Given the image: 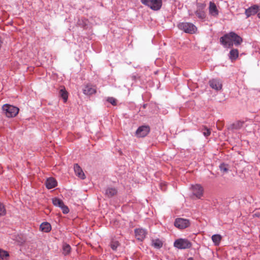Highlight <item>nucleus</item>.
I'll use <instances>...</instances> for the list:
<instances>
[{
    "mask_svg": "<svg viewBox=\"0 0 260 260\" xmlns=\"http://www.w3.org/2000/svg\"><path fill=\"white\" fill-rule=\"evenodd\" d=\"M190 225V221L189 219L180 217V229H185Z\"/></svg>",
    "mask_w": 260,
    "mask_h": 260,
    "instance_id": "nucleus-16",
    "label": "nucleus"
},
{
    "mask_svg": "<svg viewBox=\"0 0 260 260\" xmlns=\"http://www.w3.org/2000/svg\"><path fill=\"white\" fill-rule=\"evenodd\" d=\"M201 131L203 133V135L205 136V137H208L209 136L210 134H211V131L210 130V129L208 128L206 126H204L202 129H201Z\"/></svg>",
    "mask_w": 260,
    "mask_h": 260,
    "instance_id": "nucleus-29",
    "label": "nucleus"
},
{
    "mask_svg": "<svg viewBox=\"0 0 260 260\" xmlns=\"http://www.w3.org/2000/svg\"><path fill=\"white\" fill-rule=\"evenodd\" d=\"M210 86L213 89L217 91L220 90L222 89V83L217 79H212L209 82Z\"/></svg>",
    "mask_w": 260,
    "mask_h": 260,
    "instance_id": "nucleus-8",
    "label": "nucleus"
},
{
    "mask_svg": "<svg viewBox=\"0 0 260 260\" xmlns=\"http://www.w3.org/2000/svg\"><path fill=\"white\" fill-rule=\"evenodd\" d=\"M59 95L63 100L64 103H66L67 101L68 98V93L64 88L61 89L59 90Z\"/></svg>",
    "mask_w": 260,
    "mask_h": 260,
    "instance_id": "nucleus-23",
    "label": "nucleus"
},
{
    "mask_svg": "<svg viewBox=\"0 0 260 260\" xmlns=\"http://www.w3.org/2000/svg\"><path fill=\"white\" fill-rule=\"evenodd\" d=\"M135 236L137 240L143 241L146 237L147 232L143 229H137L135 230Z\"/></svg>",
    "mask_w": 260,
    "mask_h": 260,
    "instance_id": "nucleus-9",
    "label": "nucleus"
},
{
    "mask_svg": "<svg viewBox=\"0 0 260 260\" xmlns=\"http://www.w3.org/2000/svg\"><path fill=\"white\" fill-rule=\"evenodd\" d=\"M174 225L176 228H179V222H178V218L176 219L175 221L174 222Z\"/></svg>",
    "mask_w": 260,
    "mask_h": 260,
    "instance_id": "nucleus-36",
    "label": "nucleus"
},
{
    "mask_svg": "<svg viewBox=\"0 0 260 260\" xmlns=\"http://www.w3.org/2000/svg\"><path fill=\"white\" fill-rule=\"evenodd\" d=\"M221 236L220 235H214L212 236V240L215 245H218L221 240Z\"/></svg>",
    "mask_w": 260,
    "mask_h": 260,
    "instance_id": "nucleus-24",
    "label": "nucleus"
},
{
    "mask_svg": "<svg viewBox=\"0 0 260 260\" xmlns=\"http://www.w3.org/2000/svg\"><path fill=\"white\" fill-rule=\"evenodd\" d=\"M187 260H193V259L192 257H190V258H188Z\"/></svg>",
    "mask_w": 260,
    "mask_h": 260,
    "instance_id": "nucleus-38",
    "label": "nucleus"
},
{
    "mask_svg": "<svg viewBox=\"0 0 260 260\" xmlns=\"http://www.w3.org/2000/svg\"><path fill=\"white\" fill-rule=\"evenodd\" d=\"M119 246V243L116 241H112L110 243V247L113 250H116Z\"/></svg>",
    "mask_w": 260,
    "mask_h": 260,
    "instance_id": "nucleus-31",
    "label": "nucleus"
},
{
    "mask_svg": "<svg viewBox=\"0 0 260 260\" xmlns=\"http://www.w3.org/2000/svg\"><path fill=\"white\" fill-rule=\"evenodd\" d=\"M60 208L61 209L62 212L64 214H67L69 213V209L67 206L64 205V204Z\"/></svg>",
    "mask_w": 260,
    "mask_h": 260,
    "instance_id": "nucleus-33",
    "label": "nucleus"
},
{
    "mask_svg": "<svg viewBox=\"0 0 260 260\" xmlns=\"http://www.w3.org/2000/svg\"><path fill=\"white\" fill-rule=\"evenodd\" d=\"M174 246L179 248V239H177L174 242Z\"/></svg>",
    "mask_w": 260,
    "mask_h": 260,
    "instance_id": "nucleus-35",
    "label": "nucleus"
},
{
    "mask_svg": "<svg viewBox=\"0 0 260 260\" xmlns=\"http://www.w3.org/2000/svg\"><path fill=\"white\" fill-rule=\"evenodd\" d=\"M3 110L5 115L8 118L15 117L19 111L17 107L8 104L4 105Z\"/></svg>",
    "mask_w": 260,
    "mask_h": 260,
    "instance_id": "nucleus-1",
    "label": "nucleus"
},
{
    "mask_svg": "<svg viewBox=\"0 0 260 260\" xmlns=\"http://www.w3.org/2000/svg\"><path fill=\"white\" fill-rule=\"evenodd\" d=\"M259 6L257 5H253L245 10V14L247 18L256 14L259 11Z\"/></svg>",
    "mask_w": 260,
    "mask_h": 260,
    "instance_id": "nucleus-10",
    "label": "nucleus"
},
{
    "mask_svg": "<svg viewBox=\"0 0 260 260\" xmlns=\"http://www.w3.org/2000/svg\"><path fill=\"white\" fill-rule=\"evenodd\" d=\"M52 203L54 206L59 207H60L64 204L61 200L56 198L52 199Z\"/></svg>",
    "mask_w": 260,
    "mask_h": 260,
    "instance_id": "nucleus-27",
    "label": "nucleus"
},
{
    "mask_svg": "<svg viewBox=\"0 0 260 260\" xmlns=\"http://www.w3.org/2000/svg\"><path fill=\"white\" fill-rule=\"evenodd\" d=\"M107 101L109 103H111L113 106L116 105V103H117L116 100L113 97L108 98L107 99Z\"/></svg>",
    "mask_w": 260,
    "mask_h": 260,
    "instance_id": "nucleus-32",
    "label": "nucleus"
},
{
    "mask_svg": "<svg viewBox=\"0 0 260 260\" xmlns=\"http://www.w3.org/2000/svg\"><path fill=\"white\" fill-rule=\"evenodd\" d=\"M83 92L85 95H90L96 92V89L92 85L87 84L83 88Z\"/></svg>",
    "mask_w": 260,
    "mask_h": 260,
    "instance_id": "nucleus-12",
    "label": "nucleus"
},
{
    "mask_svg": "<svg viewBox=\"0 0 260 260\" xmlns=\"http://www.w3.org/2000/svg\"><path fill=\"white\" fill-rule=\"evenodd\" d=\"M239 56V51L237 49H232L229 53V58L230 59L233 61L235 60Z\"/></svg>",
    "mask_w": 260,
    "mask_h": 260,
    "instance_id": "nucleus-18",
    "label": "nucleus"
},
{
    "mask_svg": "<svg viewBox=\"0 0 260 260\" xmlns=\"http://www.w3.org/2000/svg\"><path fill=\"white\" fill-rule=\"evenodd\" d=\"M206 5L202 3L197 4V10L195 13L198 17L201 19L204 20L206 17V14L204 11Z\"/></svg>",
    "mask_w": 260,
    "mask_h": 260,
    "instance_id": "nucleus-5",
    "label": "nucleus"
},
{
    "mask_svg": "<svg viewBox=\"0 0 260 260\" xmlns=\"http://www.w3.org/2000/svg\"><path fill=\"white\" fill-rule=\"evenodd\" d=\"M230 35H231V32L224 35L220 39V43L223 46L228 48H232L233 46L232 38Z\"/></svg>",
    "mask_w": 260,
    "mask_h": 260,
    "instance_id": "nucleus-4",
    "label": "nucleus"
},
{
    "mask_svg": "<svg viewBox=\"0 0 260 260\" xmlns=\"http://www.w3.org/2000/svg\"><path fill=\"white\" fill-rule=\"evenodd\" d=\"M75 173L76 175L82 179H84L85 177L81 167L77 164H75L74 167Z\"/></svg>",
    "mask_w": 260,
    "mask_h": 260,
    "instance_id": "nucleus-14",
    "label": "nucleus"
},
{
    "mask_svg": "<svg viewBox=\"0 0 260 260\" xmlns=\"http://www.w3.org/2000/svg\"><path fill=\"white\" fill-rule=\"evenodd\" d=\"M40 229L44 232H49L51 229V226L48 222H43L40 225Z\"/></svg>",
    "mask_w": 260,
    "mask_h": 260,
    "instance_id": "nucleus-20",
    "label": "nucleus"
},
{
    "mask_svg": "<svg viewBox=\"0 0 260 260\" xmlns=\"http://www.w3.org/2000/svg\"><path fill=\"white\" fill-rule=\"evenodd\" d=\"M57 185V182L53 178H49L46 181V186L48 189H51Z\"/></svg>",
    "mask_w": 260,
    "mask_h": 260,
    "instance_id": "nucleus-15",
    "label": "nucleus"
},
{
    "mask_svg": "<svg viewBox=\"0 0 260 260\" xmlns=\"http://www.w3.org/2000/svg\"><path fill=\"white\" fill-rule=\"evenodd\" d=\"M2 41L1 40H0V48H1V46H2Z\"/></svg>",
    "mask_w": 260,
    "mask_h": 260,
    "instance_id": "nucleus-39",
    "label": "nucleus"
},
{
    "mask_svg": "<svg viewBox=\"0 0 260 260\" xmlns=\"http://www.w3.org/2000/svg\"><path fill=\"white\" fill-rule=\"evenodd\" d=\"M9 256L7 251L0 249V260H7Z\"/></svg>",
    "mask_w": 260,
    "mask_h": 260,
    "instance_id": "nucleus-25",
    "label": "nucleus"
},
{
    "mask_svg": "<svg viewBox=\"0 0 260 260\" xmlns=\"http://www.w3.org/2000/svg\"><path fill=\"white\" fill-rule=\"evenodd\" d=\"M231 34L233 44L234 43L236 46L240 45L243 41L242 38L234 32L231 31Z\"/></svg>",
    "mask_w": 260,
    "mask_h": 260,
    "instance_id": "nucleus-13",
    "label": "nucleus"
},
{
    "mask_svg": "<svg viewBox=\"0 0 260 260\" xmlns=\"http://www.w3.org/2000/svg\"><path fill=\"white\" fill-rule=\"evenodd\" d=\"M71 246L68 244H63L62 246L63 253L64 255L69 254L71 252Z\"/></svg>",
    "mask_w": 260,
    "mask_h": 260,
    "instance_id": "nucleus-26",
    "label": "nucleus"
},
{
    "mask_svg": "<svg viewBox=\"0 0 260 260\" xmlns=\"http://www.w3.org/2000/svg\"><path fill=\"white\" fill-rule=\"evenodd\" d=\"M162 245V242L158 239L152 240V246L155 248H160Z\"/></svg>",
    "mask_w": 260,
    "mask_h": 260,
    "instance_id": "nucleus-21",
    "label": "nucleus"
},
{
    "mask_svg": "<svg viewBox=\"0 0 260 260\" xmlns=\"http://www.w3.org/2000/svg\"><path fill=\"white\" fill-rule=\"evenodd\" d=\"M160 186L162 190L164 191L166 190V187L165 183H161Z\"/></svg>",
    "mask_w": 260,
    "mask_h": 260,
    "instance_id": "nucleus-34",
    "label": "nucleus"
},
{
    "mask_svg": "<svg viewBox=\"0 0 260 260\" xmlns=\"http://www.w3.org/2000/svg\"><path fill=\"white\" fill-rule=\"evenodd\" d=\"M144 5L150 8L154 11H157L160 9L162 5V0H140Z\"/></svg>",
    "mask_w": 260,
    "mask_h": 260,
    "instance_id": "nucleus-2",
    "label": "nucleus"
},
{
    "mask_svg": "<svg viewBox=\"0 0 260 260\" xmlns=\"http://www.w3.org/2000/svg\"><path fill=\"white\" fill-rule=\"evenodd\" d=\"M117 193V190L115 188L109 187L106 190V195L108 198H111L114 196L116 195Z\"/></svg>",
    "mask_w": 260,
    "mask_h": 260,
    "instance_id": "nucleus-19",
    "label": "nucleus"
},
{
    "mask_svg": "<svg viewBox=\"0 0 260 260\" xmlns=\"http://www.w3.org/2000/svg\"><path fill=\"white\" fill-rule=\"evenodd\" d=\"M257 16L259 18H260V12H259L258 14H257Z\"/></svg>",
    "mask_w": 260,
    "mask_h": 260,
    "instance_id": "nucleus-37",
    "label": "nucleus"
},
{
    "mask_svg": "<svg viewBox=\"0 0 260 260\" xmlns=\"http://www.w3.org/2000/svg\"><path fill=\"white\" fill-rule=\"evenodd\" d=\"M244 124V121H237L233 123L231 127L232 129H239L241 128Z\"/></svg>",
    "mask_w": 260,
    "mask_h": 260,
    "instance_id": "nucleus-22",
    "label": "nucleus"
},
{
    "mask_svg": "<svg viewBox=\"0 0 260 260\" xmlns=\"http://www.w3.org/2000/svg\"><path fill=\"white\" fill-rule=\"evenodd\" d=\"M149 132L150 128L148 126H141L138 128L136 134L138 137H144Z\"/></svg>",
    "mask_w": 260,
    "mask_h": 260,
    "instance_id": "nucleus-6",
    "label": "nucleus"
},
{
    "mask_svg": "<svg viewBox=\"0 0 260 260\" xmlns=\"http://www.w3.org/2000/svg\"><path fill=\"white\" fill-rule=\"evenodd\" d=\"M192 246V243L188 239L180 238V249H189Z\"/></svg>",
    "mask_w": 260,
    "mask_h": 260,
    "instance_id": "nucleus-11",
    "label": "nucleus"
},
{
    "mask_svg": "<svg viewBox=\"0 0 260 260\" xmlns=\"http://www.w3.org/2000/svg\"><path fill=\"white\" fill-rule=\"evenodd\" d=\"M180 26L185 32L190 34H194L197 29L196 26L191 23H182Z\"/></svg>",
    "mask_w": 260,
    "mask_h": 260,
    "instance_id": "nucleus-3",
    "label": "nucleus"
},
{
    "mask_svg": "<svg viewBox=\"0 0 260 260\" xmlns=\"http://www.w3.org/2000/svg\"><path fill=\"white\" fill-rule=\"evenodd\" d=\"M6 214V210L4 205L0 202V216H3Z\"/></svg>",
    "mask_w": 260,
    "mask_h": 260,
    "instance_id": "nucleus-30",
    "label": "nucleus"
},
{
    "mask_svg": "<svg viewBox=\"0 0 260 260\" xmlns=\"http://www.w3.org/2000/svg\"><path fill=\"white\" fill-rule=\"evenodd\" d=\"M209 13L213 16L217 15L218 14V11L217 9L216 6L213 2H210Z\"/></svg>",
    "mask_w": 260,
    "mask_h": 260,
    "instance_id": "nucleus-17",
    "label": "nucleus"
},
{
    "mask_svg": "<svg viewBox=\"0 0 260 260\" xmlns=\"http://www.w3.org/2000/svg\"><path fill=\"white\" fill-rule=\"evenodd\" d=\"M220 170L223 173H227L228 172V165L227 164L222 163L219 166Z\"/></svg>",
    "mask_w": 260,
    "mask_h": 260,
    "instance_id": "nucleus-28",
    "label": "nucleus"
},
{
    "mask_svg": "<svg viewBox=\"0 0 260 260\" xmlns=\"http://www.w3.org/2000/svg\"><path fill=\"white\" fill-rule=\"evenodd\" d=\"M192 190L193 195L200 199L202 197L203 194V188L199 184H196L192 186Z\"/></svg>",
    "mask_w": 260,
    "mask_h": 260,
    "instance_id": "nucleus-7",
    "label": "nucleus"
}]
</instances>
